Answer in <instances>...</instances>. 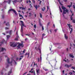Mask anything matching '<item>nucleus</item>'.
I'll use <instances>...</instances> for the list:
<instances>
[{"mask_svg": "<svg viewBox=\"0 0 75 75\" xmlns=\"http://www.w3.org/2000/svg\"><path fill=\"white\" fill-rule=\"evenodd\" d=\"M21 23V32L23 33V27H25V25H24V23L23 22L21 21H20Z\"/></svg>", "mask_w": 75, "mask_h": 75, "instance_id": "nucleus-3", "label": "nucleus"}, {"mask_svg": "<svg viewBox=\"0 0 75 75\" xmlns=\"http://www.w3.org/2000/svg\"><path fill=\"white\" fill-rule=\"evenodd\" d=\"M28 55V53H26L25 54V56H26V55Z\"/></svg>", "mask_w": 75, "mask_h": 75, "instance_id": "nucleus-60", "label": "nucleus"}, {"mask_svg": "<svg viewBox=\"0 0 75 75\" xmlns=\"http://www.w3.org/2000/svg\"><path fill=\"white\" fill-rule=\"evenodd\" d=\"M13 24H15V22H14V21H13Z\"/></svg>", "mask_w": 75, "mask_h": 75, "instance_id": "nucleus-64", "label": "nucleus"}, {"mask_svg": "<svg viewBox=\"0 0 75 75\" xmlns=\"http://www.w3.org/2000/svg\"><path fill=\"white\" fill-rule=\"evenodd\" d=\"M32 1L33 2V3H34V4H35V1L34 0H32Z\"/></svg>", "mask_w": 75, "mask_h": 75, "instance_id": "nucleus-35", "label": "nucleus"}, {"mask_svg": "<svg viewBox=\"0 0 75 75\" xmlns=\"http://www.w3.org/2000/svg\"><path fill=\"white\" fill-rule=\"evenodd\" d=\"M46 71H48V70H47V69H44Z\"/></svg>", "mask_w": 75, "mask_h": 75, "instance_id": "nucleus-55", "label": "nucleus"}, {"mask_svg": "<svg viewBox=\"0 0 75 75\" xmlns=\"http://www.w3.org/2000/svg\"><path fill=\"white\" fill-rule=\"evenodd\" d=\"M28 2H29L30 3H31V1L30 0L28 1Z\"/></svg>", "mask_w": 75, "mask_h": 75, "instance_id": "nucleus-63", "label": "nucleus"}, {"mask_svg": "<svg viewBox=\"0 0 75 75\" xmlns=\"http://www.w3.org/2000/svg\"><path fill=\"white\" fill-rule=\"evenodd\" d=\"M19 8L20 9H21V10H25V8H24L20 7Z\"/></svg>", "mask_w": 75, "mask_h": 75, "instance_id": "nucleus-16", "label": "nucleus"}, {"mask_svg": "<svg viewBox=\"0 0 75 75\" xmlns=\"http://www.w3.org/2000/svg\"><path fill=\"white\" fill-rule=\"evenodd\" d=\"M9 25V23L8 22L6 23V25L7 26H8Z\"/></svg>", "mask_w": 75, "mask_h": 75, "instance_id": "nucleus-28", "label": "nucleus"}, {"mask_svg": "<svg viewBox=\"0 0 75 75\" xmlns=\"http://www.w3.org/2000/svg\"><path fill=\"white\" fill-rule=\"evenodd\" d=\"M72 22L73 23H75V20H73L72 21Z\"/></svg>", "mask_w": 75, "mask_h": 75, "instance_id": "nucleus-41", "label": "nucleus"}, {"mask_svg": "<svg viewBox=\"0 0 75 75\" xmlns=\"http://www.w3.org/2000/svg\"><path fill=\"white\" fill-rule=\"evenodd\" d=\"M64 38L66 40H68V36L66 35V34H64Z\"/></svg>", "mask_w": 75, "mask_h": 75, "instance_id": "nucleus-12", "label": "nucleus"}, {"mask_svg": "<svg viewBox=\"0 0 75 75\" xmlns=\"http://www.w3.org/2000/svg\"><path fill=\"white\" fill-rule=\"evenodd\" d=\"M44 9H43V8H42V11H44L45 10V7H44L43 8Z\"/></svg>", "mask_w": 75, "mask_h": 75, "instance_id": "nucleus-24", "label": "nucleus"}, {"mask_svg": "<svg viewBox=\"0 0 75 75\" xmlns=\"http://www.w3.org/2000/svg\"><path fill=\"white\" fill-rule=\"evenodd\" d=\"M11 11H12L13 12V13H14L16 14V15H18V14L17 13V12H16V11H15V10L13 9H11L9 10V11H8V14L10 13Z\"/></svg>", "mask_w": 75, "mask_h": 75, "instance_id": "nucleus-5", "label": "nucleus"}, {"mask_svg": "<svg viewBox=\"0 0 75 75\" xmlns=\"http://www.w3.org/2000/svg\"><path fill=\"white\" fill-rule=\"evenodd\" d=\"M40 18H42V14L41 13H40Z\"/></svg>", "mask_w": 75, "mask_h": 75, "instance_id": "nucleus-32", "label": "nucleus"}, {"mask_svg": "<svg viewBox=\"0 0 75 75\" xmlns=\"http://www.w3.org/2000/svg\"><path fill=\"white\" fill-rule=\"evenodd\" d=\"M34 65H36L37 67V64H35V62H34Z\"/></svg>", "mask_w": 75, "mask_h": 75, "instance_id": "nucleus-42", "label": "nucleus"}, {"mask_svg": "<svg viewBox=\"0 0 75 75\" xmlns=\"http://www.w3.org/2000/svg\"><path fill=\"white\" fill-rule=\"evenodd\" d=\"M19 17H22V18H23V15H21L19 14Z\"/></svg>", "mask_w": 75, "mask_h": 75, "instance_id": "nucleus-34", "label": "nucleus"}, {"mask_svg": "<svg viewBox=\"0 0 75 75\" xmlns=\"http://www.w3.org/2000/svg\"><path fill=\"white\" fill-rule=\"evenodd\" d=\"M7 3L8 4H10V3H11V0H8V1H4V3Z\"/></svg>", "mask_w": 75, "mask_h": 75, "instance_id": "nucleus-9", "label": "nucleus"}, {"mask_svg": "<svg viewBox=\"0 0 75 75\" xmlns=\"http://www.w3.org/2000/svg\"><path fill=\"white\" fill-rule=\"evenodd\" d=\"M16 1H17L16 0H15L14 1H13V4H14V3H16Z\"/></svg>", "mask_w": 75, "mask_h": 75, "instance_id": "nucleus-26", "label": "nucleus"}, {"mask_svg": "<svg viewBox=\"0 0 75 75\" xmlns=\"http://www.w3.org/2000/svg\"><path fill=\"white\" fill-rule=\"evenodd\" d=\"M4 42V40H3L2 42H1V44H3V42Z\"/></svg>", "mask_w": 75, "mask_h": 75, "instance_id": "nucleus-37", "label": "nucleus"}, {"mask_svg": "<svg viewBox=\"0 0 75 75\" xmlns=\"http://www.w3.org/2000/svg\"><path fill=\"white\" fill-rule=\"evenodd\" d=\"M30 7H32V5H31V4H30Z\"/></svg>", "mask_w": 75, "mask_h": 75, "instance_id": "nucleus-59", "label": "nucleus"}, {"mask_svg": "<svg viewBox=\"0 0 75 75\" xmlns=\"http://www.w3.org/2000/svg\"><path fill=\"white\" fill-rule=\"evenodd\" d=\"M35 49L36 50H38L39 51V52L40 53V54H41V49H40V47H39L38 48H37V47H35Z\"/></svg>", "mask_w": 75, "mask_h": 75, "instance_id": "nucleus-8", "label": "nucleus"}, {"mask_svg": "<svg viewBox=\"0 0 75 75\" xmlns=\"http://www.w3.org/2000/svg\"><path fill=\"white\" fill-rule=\"evenodd\" d=\"M41 2H42V1H40V3H39V4H41Z\"/></svg>", "mask_w": 75, "mask_h": 75, "instance_id": "nucleus-61", "label": "nucleus"}, {"mask_svg": "<svg viewBox=\"0 0 75 75\" xmlns=\"http://www.w3.org/2000/svg\"><path fill=\"white\" fill-rule=\"evenodd\" d=\"M50 23V22H49L48 23H47V27H48V25H49Z\"/></svg>", "mask_w": 75, "mask_h": 75, "instance_id": "nucleus-36", "label": "nucleus"}, {"mask_svg": "<svg viewBox=\"0 0 75 75\" xmlns=\"http://www.w3.org/2000/svg\"><path fill=\"white\" fill-rule=\"evenodd\" d=\"M64 72H65V70H63V71H62V73L63 74H64Z\"/></svg>", "mask_w": 75, "mask_h": 75, "instance_id": "nucleus-51", "label": "nucleus"}, {"mask_svg": "<svg viewBox=\"0 0 75 75\" xmlns=\"http://www.w3.org/2000/svg\"><path fill=\"white\" fill-rule=\"evenodd\" d=\"M38 62H39V61H40V58H38Z\"/></svg>", "mask_w": 75, "mask_h": 75, "instance_id": "nucleus-52", "label": "nucleus"}, {"mask_svg": "<svg viewBox=\"0 0 75 75\" xmlns=\"http://www.w3.org/2000/svg\"><path fill=\"white\" fill-rule=\"evenodd\" d=\"M9 60L10 59H9V58H8L6 60L7 62L8 63V64H11L15 63V64H16L17 63L14 60H13V59H12V61L11 62H9Z\"/></svg>", "mask_w": 75, "mask_h": 75, "instance_id": "nucleus-2", "label": "nucleus"}, {"mask_svg": "<svg viewBox=\"0 0 75 75\" xmlns=\"http://www.w3.org/2000/svg\"><path fill=\"white\" fill-rule=\"evenodd\" d=\"M59 10L61 13H62V9L60 7H59Z\"/></svg>", "mask_w": 75, "mask_h": 75, "instance_id": "nucleus-19", "label": "nucleus"}, {"mask_svg": "<svg viewBox=\"0 0 75 75\" xmlns=\"http://www.w3.org/2000/svg\"><path fill=\"white\" fill-rule=\"evenodd\" d=\"M39 24L42 27V23H41V22H39Z\"/></svg>", "mask_w": 75, "mask_h": 75, "instance_id": "nucleus-29", "label": "nucleus"}, {"mask_svg": "<svg viewBox=\"0 0 75 75\" xmlns=\"http://www.w3.org/2000/svg\"><path fill=\"white\" fill-rule=\"evenodd\" d=\"M20 57L19 59V60H21V59H22V58H23L24 57V56H20Z\"/></svg>", "mask_w": 75, "mask_h": 75, "instance_id": "nucleus-15", "label": "nucleus"}, {"mask_svg": "<svg viewBox=\"0 0 75 75\" xmlns=\"http://www.w3.org/2000/svg\"><path fill=\"white\" fill-rule=\"evenodd\" d=\"M69 66V67H72V64H70V65Z\"/></svg>", "mask_w": 75, "mask_h": 75, "instance_id": "nucleus-58", "label": "nucleus"}, {"mask_svg": "<svg viewBox=\"0 0 75 75\" xmlns=\"http://www.w3.org/2000/svg\"><path fill=\"white\" fill-rule=\"evenodd\" d=\"M72 31H73V29H72V28H71V30H70V34H71V33H72Z\"/></svg>", "mask_w": 75, "mask_h": 75, "instance_id": "nucleus-27", "label": "nucleus"}, {"mask_svg": "<svg viewBox=\"0 0 75 75\" xmlns=\"http://www.w3.org/2000/svg\"><path fill=\"white\" fill-rule=\"evenodd\" d=\"M26 50L24 49V50L23 51V53H25V51H26Z\"/></svg>", "mask_w": 75, "mask_h": 75, "instance_id": "nucleus-39", "label": "nucleus"}, {"mask_svg": "<svg viewBox=\"0 0 75 75\" xmlns=\"http://www.w3.org/2000/svg\"><path fill=\"white\" fill-rule=\"evenodd\" d=\"M40 61H42V57H41V56H40Z\"/></svg>", "mask_w": 75, "mask_h": 75, "instance_id": "nucleus-57", "label": "nucleus"}, {"mask_svg": "<svg viewBox=\"0 0 75 75\" xmlns=\"http://www.w3.org/2000/svg\"><path fill=\"white\" fill-rule=\"evenodd\" d=\"M21 33H22V36H23V33L21 32Z\"/></svg>", "mask_w": 75, "mask_h": 75, "instance_id": "nucleus-44", "label": "nucleus"}, {"mask_svg": "<svg viewBox=\"0 0 75 75\" xmlns=\"http://www.w3.org/2000/svg\"><path fill=\"white\" fill-rule=\"evenodd\" d=\"M67 25H68L69 27H72L71 25H70V24H67Z\"/></svg>", "mask_w": 75, "mask_h": 75, "instance_id": "nucleus-33", "label": "nucleus"}, {"mask_svg": "<svg viewBox=\"0 0 75 75\" xmlns=\"http://www.w3.org/2000/svg\"><path fill=\"white\" fill-rule=\"evenodd\" d=\"M39 23H40L41 22V20L40 19H39Z\"/></svg>", "mask_w": 75, "mask_h": 75, "instance_id": "nucleus-48", "label": "nucleus"}, {"mask_svg": "<svg viewBox=\"0 0 75 75\" xmlns=\"http://www.w3.org/2000/svg\"><path fill=\"white\" fill-rule=\"evenodd\" d=\"M57 1L58 2H59V3L60 4V5H61V6L62 5V4H61V2H60V0H58Z\"/></svg>", "mask_w": 75, "mask_h": 75, "instance_id": "nucleus-23", "label": "nucleus"}, {"mask_svg": "<svg viewBox=\"0 0 75 75\" xmlns=\"http://www.w3.org/2000/svg\"><path fill=\"white\" fill-rule=\"evenodd\" d=\"M24 45L23 44V42L21 41V43H19V49H21V48L20 47H21V48H23L24 47Z\"/></svg>", "mask_w": 75, "mask_h": 75, "instance_id": "nucleus-6", "label": "nucleus"}, {"mask_svg": "<svg viewBox=\"0 0 75 75\" xmlns=\"http://www.w3.org/2000/svg\"><path fill=\"white\" fill-rule=\"evenodd\" d=\"M71 5H68L67 6V7H69V8H70V7H71V6H72V2H71Z\"/></svg>", "mask_w": 75, "mask_h": 75, "instance_id": "nucleus-20", "label": "nucleus"}, {"mask_svg": "<svg viewBox=\"0 0 75 75\" xmlns=\"http://www.w3.org/2000/svg\"><path fill=\"white\" fill-rule=\"evenodd\" d=\"M25 35H28V36H29V35H30V34H26Z\"/></svg>", "mask_w": 75, "mask_h": 75, "instance_id": "nucleus-54", "label": "nucleus"}, {"mask_svg": "<svg viewBox=\"0 0 75 75\" xmlns=\"http://www.w3.org/2000/svg\"><path fill=\"white\" fill-rule=\"evenodd\" d=\"M47 11H48V9H49V8L48 7V6H47Z\"/></svg>", "mask_w": 75, "mask_h": 75, "instance_id": "nucleus-45", "label": "nucleus"}, {"mask_svg": "<svg viewBox=\"0 0 75 75\" xmlns=\"http://www.w3.org/2000/svg\"><path fill=\"white\" fill-rule=\"evenodd\" d=\"M5 29L6 30H8V28L6 27L5 28Z\"/></svg>", "mask_w": 75, "mask_h": 75, "instance_id": "nucleus-49", "label": "nucleus"}, {"mask_svg": "<svg viewBox=\"0 0 75 75\" xmlns=\"http://www.w3.org/2000/svg\"><path fill=\"white\" fill-rule=\"evenodd\" d=\"M45 35V34H43L42 35V40H43V37H44Z\"/></svg>", "mask_w": 75, "mask_h": 75, "instance_id": "nucleus-25", "label": "nucleus"}, {"mask_svg": "<svg viewBox=\"0 0 75 75\" xmlns=\"http://www.w3.org/2000/svg\"><path fill=\"white\" fill-rule=\"evenodd\" d=\"M18 35L17 36V38H16V39H15V40H16V41H18Z\"/></svg>", "mask_w": 75, "mask_h": 75, "instance_id": "nucleus-21", "label": "nucleus"}, {"mask_svg": "<svg viewBox=\"0 0 75 75\" xmlns=\"http://www.w3.org/2000/svg\"><path fill=\"white\" fill-rule=\"evenodd\" d=\"M62 9H63V14H66V12L67 13L68 11V9H66V10L65 9H66V8L64 7V6H62ZM65 11H66V12H65Z\"/></svg>", "mask_w": 75, "mask_h": 75, "instance_id": "nucleus-4", "label": "nucleus"}, {"mask_svg": "<svg viewBox=\"0 0 75 75\" xmlns=\"http://www.w3.org/2000/svg\"><path fill=\"white\" fill-rule=\"evenodd\" d=\"M40 71V69H36V72L37 75H39L40 73H39V71Z\"/></svg>", "mask_w": 75, "mask_h": 75, "instance_id": "nucleus-10", "label": "nucleus"}, {"mask_svg": "<svg viewBox=\"0 0 75 75\" xmlns=\"http://www.w3.org/2000/svg\"><path fill=\"white\" fill-rule=\"evenodd\" d=\"M11 47H16L17 48V50L19 49V43H18L17 44H15V43H11Z\"/></svg>", "mask_w": 75, "mask_h": 75, "instance_id": "nucleus-1", "label": "nucleus"}, {"mask_svg": "<svg viewBox=\"0 0 75 75\" xmlns=\"http://www.w3.org/2000/svg\"><path fill=\"white\" fill-rule=\"evenodd\" d=\"M6 50L5 48H3L2 47L1 48H0V52L1 51L2 52L3 51H6Z\"/></svg>", "mask_w": 75, "mask_h": 75, "instance_id": "nucleus-7", "label": "nucleus"}, {"mask_svg": "<svg viewBox=\"0 0 75 75\" xmlns=\"http://www.w3.org/2000/svg\"><path fill=\"white\" fill-rule=\"evenodd\" d=\"M28 57H30V53H28Z\"/></svg>", "mask_w": 75, "mask_h": 75, "instance_id": "nucleus-43", "label": "nucleus"}, {"mask_svg": "<svg viewBox=\"0 0 75 75\" xmlns=\"http://www.w3.org/2000/svg\"><path fill=\"white\" fill-rule=\"evenodd\" d=\"M9 33L10 35H11V34L12 33V32L11 30H10L9 31L6 32L7 33Z\"/></svg>", "mask_w": 75, "mask_h": 75, "instance_id": "nucleus-11", "label": "nucleus"}, {"mask_svg": "<svg viewBox=\"0 0 75 75\" xmlns=\"http://www.w3.org/2000/svg\"><path fill=\"white\" fill-rule=\"evenodd\" d=\"M73 7L74 9H75V6L74 5H73Z\"/></svg>", "mask_w": 75, "mask_h": 75, "instance_id": "nucleus-46", "label": "nucleus"}, {"mask_svg": "<svg viewBox=\"0 0 75 75\" xmlns=\"http://www.w3.org/2000/svg\"><path fill=\"white\" fill-rule=\"evenodd\" d=\"M18 58H17L16 59V61H17V60H18Z\"/></svg>", "mask_w": 75, "mask_h": 75, "instance_id": "nucleus-62", "label": "nucleus"}, {"mask_svg": "<svg viewBox=\"0 0 75 75\" xmlns=\"http://www.w3.org/2000/svg\"><path fill=\"white\" fill-rule=\"evenodd\" d=\"M69 56H70V57H71V58H74V57L71 54H69Z\"/></svg>", "mask_w": 75, "mask_h": 75, "instance_id": "nucleus-17", "label": "nucleus"}, {"mask_svg": "<svg viewBox=\"0 0 75 75\" xmlns=\"http://www.w3.org/2000/svg\"><path fill=\"white\" fill-rule=\"evenodd\" d=\"M10 36L9 35H7L6 36L7 40H8V38H10Z\"/></svg>", "mask_w": 75, "mask_h": 75, "instance_id": "nucleus-22", "label": "nucleus"}, {"mask_svg": "<svg viewBox=\"0 0 75 75\" xmlns=\"http://www.w3.org/2000/svg\"><path fill=\"white\" fill-rule=\"evenodd\" d=\"M34 28L36 29L37 28V26H36V25L35 24L34 25Z\"/></svg>", "mask_w": 75, "mask_h": 75, "instance_id": "nucleus-30", "label": "nucleus"}, {"mask_svg": "<svg viewBox=\"0 0 75 75\" xmlns=\"http://www.w3.org/2000/svg\"><path fill=\"white\" fill-rule=\"evenodd\" d=\"M29 14H30L29 16V17H31V13H30Z\"/></svg>", "mask_w": 75, "mask_h": 75, "instance_id": "nucleus-38", "label": "nucleus"}, {"mask_svg": "<svg viewBox=\"0 0 75 75\" xmlns=\"http://www.w3.org/2000/svg\"><path fill=\"white\" fill-rule=\"evenodd\" d=\"M64 67H67V68H69V66L67 64H66L64 65Z\"/></svg>", "mask_w": 75, "mask_h": 75, "instance_id": "nucleus-13", "label": "nucleus"}, {"mask_svg": "<svg viewBox=\"0 0 75 75\" xmlns=\"http://www.w3.org/2000/svg\"><path fill=\"white\" fill-rule=\"evenodd\" d=\"M34 6L35 7V8H36V10H37V8L38 7V5H34Z\"/></svg>", "mask_w": 75, "mask_h": 75, "instance_id": "nucleus-14", "label": "nucleus"}, {"mask_svg": "<svg viewBox=\"0 0 75 75\" xmlns=\"http://www.w3.org/2000/svg\"><path fill=\"white\" fill-rule=\"evenodd\" d=\"M73 74V73L72 72H70V73H69V74L70 75H72Z\"/></svg>", "mask_w": 75, "mask_h": 75, "instance_id": "nucleus-40", "label": "nucleus"}, {"mask_svg": "<svg viewBox=\"0 0 75 75\" xmlns=\"http://www.w3.org/2000/svg\"><path fill=\"white\" fill-rule=\"evenodd\" d=\"M63 1H64L65 2H67V0H63Z\"/></svg>", "mask_w": 75, "mask_h": 75, "instance_id": "nucleus-56", "label": "nucleus"}, {"mask_svg": "<svg viewBox=\"0 0 75 75\" xmlns=\"http://www.w3.org/2000/svg\"><path fill=\"white\" fill-rule=\"evenodd\" d=\"M70 19L71 20H72L73 19V18H72V16H71V17H70Z\"/></svg>", "mask_w": 75, "mask_h": 75, "instance_id": "nucleus-31", "label": "nucleus"}, {"mask_svg": "<svg viewBox=\"0 0 75 75\" xmlns=\"http://www.w3.org/2000/svg\"><path fill=\"white\" fill-rule=\"evenodd\" d=\"M27 74V72H25V73H24L23 74V75H25V74Z\"/></svg>", "mask_w": 75, "mask_h": 75, "instance_id": "nucleus-47", "label": "nucleus"}, {"mask_svg": "<svg viewBox=\"0 0 75 75\" xmlns=\"http://www.w3.org/2000/svg\"><path fill=\"white\" fill-rule=\"evenodd\" d=\"M42 31L44 30V27H43V26H42Z\"/></svg>", "mask_w": 75, "mask_h": 75, "instance_id": "nucleus-50", "label": "nucleus"}, {"mask_svg": "<svg viewBox=\"0 0 75 75\" xmlns=\"http://www.w3.org/2000/svg\"><path fill=\"white\" fill-rule=\"evenodd\" d=\"M11 70H10L9 71L8 74V75H10L11 74Z\"/></svg>", "mask_w": 75, "mask_h": 75, "instance_id": "nucleus-18", "label": "nucleus"}, {"mask_svg": "<svg viewBox=\"0 0 75 75\" xmlns=\"http://www.w3.org/2000/svg\"><path fill=\"white\" fill-rule=\"evenodd\" d=\"M1 75H3V71L1 72Z\"/></svg>", "mask_w": 75, "mask_h": 75, "instance_id": "nucleus-53", "label": "nucleus"}]
</instances>
